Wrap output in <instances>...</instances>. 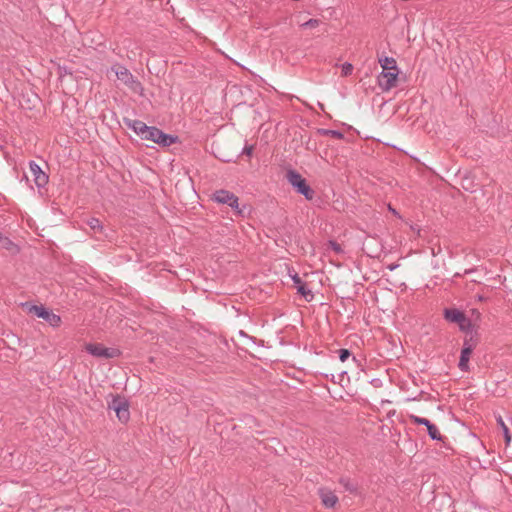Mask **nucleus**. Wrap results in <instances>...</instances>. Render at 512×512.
I'll list each match as a JSON object with an SVG mask.
<instances>
[{"label":"nucleus","mask_w":512,"mask_h":512,"mask_svg":"<svg viewBox=\"0 0 512 512\" xmlns=\"http://www.w3.org/2000/svg\"><path fill=\"white\" fill-rule=\"evenodd\" d=\"M286 178L289 184L307 200H312L314 198V190L308 185L306 179L303 178L300 173L295 170H289L286 174Z\"/></svg>","instance_id":"f257e3e1"},{"label":"nucleus","mask_w":512,"mask_h":512,"mask_svg":"<svg viewBox=\"0 0 512 512\" xmlns=\"http://www.w3.org/2000/svg\"><path fill=\"white\" fill-rule=\"evenodd\" d=\"M142 139L152 141L162 147H169L177 141V137L166 134L161 129L154 126H148Z\"/></svg>","instance_id":"f03ea898"},{"label":"nucleus","mask_w":512,"mask_h":512,"mask_svg":"<svg viewBox=\"0 0 512 512\" xmlns=\"http://www.w3.org/2000/svg\"><path fill=\"white\" fill-rule=\"evenodd\" d=\"M212 199L219 204L228 205L237 215H243V209L239 206V198L234 193L220 189L213 193Z\"/></svg>","instance_id":"7ed1b4c3"},{"label":"nucleus","mask_w":512,"mask_h":512,"mask_svg":"<svg viewBox=\"0 0 512 512\" xmlns=\"http://www.w3.org/2000/svg\"><path fill=\"white\" fill-rule=\"evenodd\" d=\"M444 317L447 321L458 324L460 330L464 332H468L472 328L471 320L458 309H445Z\"/></svg>","instance_id":"20e7f679"},{"label":"nucleus","mask_w":512,"mask_h":512,"mask_svg":"<svg viewBox=\"0 0 512 512\" xmlns=\"http://www.w3.org/2000/svg\"><path fill=\"white\" fill-rule=\"evenodd\" d=\"M86 351L94 357L111 359L120 355L119 350L115 348H107L99 343H89L85 346Z\"/></svg>","instance_id":"39448f33"},{"label":"nucleus","mask_w":512,"mask_h":512,"mask_svg":"<svg viewBox=\"0 0 512 512\" xmlns=\"http://www.w3.org/2000/svg\"><path fill=\"white\" fill-rule=\"evenodd\" d=\"M109 408L115 411L117 418L122 423H126L130 418L129 404L128 402L120 397L113 398L109 404Z\"/></svg>","instance_id":"423d86ee"},{"label":"nucleus","mask_w":512,"mask_h":512,"mask_svg":"<svg viewBox=\"0 0 512 512\" xmlns=\"http://www.w3.org/2000/svg\"><path fill=\"white\" fill-rule=\"evenodd\" d=\"M398 79V69L382 71L377 78L378 86L382 91L387 92L396 86Z\"/></svg>","instance_id":"0eeeda50"},{"label":"nucleus","mask_w":512,"mask_h":512,"mask_svg":"<svg viewBox=\"0 0 512 512\" xmlns=\"http://www.w3.org/2000/svg\"><path fill=\"white\" fill-rule=\"evenodd\" d=\"M31 312H33L37 317L43 318L52 327H58L61 323V317L59 315H56L53 312L46 310L43 306L34 305L31 308Z\"/></svg>","instance_id":"6e6552de"},{"label":"nucleus","mask_w":512,"mask_h":512,"mask_svg":"<svg viewBox=\"0 0 512 512\" xmlns=\"http://www.w3.org/2000/svg\"><path fill=\"white\" fill-rule=\"evenodd\" d=\"M112 70L115 72V75L118 80H120L122 83L134 88L135 86H139V81L135 79V77L132 75V73L121 65H116L112 67Z\"/></svg>","instance_id":"1a4fd4ad"},{"label":"nucleus","mask_w":512,"mask_h":512,"mask_svg":"<svg viewBox=\"0 0 512 512\" xmlns=\"http://www.w3.org/2000/svg\"><path fill=\"white\" fill-rule=\"evenodd\" d=\"M29 168L37 187L42 188L48 183V176L41 167L34 161L29 162Z\"/></svg>","instance_id":"9d476101"},{"label":"nucleus","mask_w":512,"mask_h":512,"mask_svg":"<svg viewBox=\"0 0 512 512\" xmlns=\"http://www.w3.org/2000/svg\"><path fill=\"white\" fill-rule=\"evenodd\" d=\"M126 125L132 129L141 139L144 137V134L148 128L141 120H125Z\"/></svg>","instance_id":"9b49d317"},{"label":"nucleus","mask_w":512,"mask_h":512,"mask_svg":"<svg viewBox=\"0 0 512 512\" xmlns=\"http://www.w3.org/2000/svg\"><path fill=\"white\" fill-rule=\"evenodd\" d=\"M472 352L469 347H463L458 363V367L461 371L467 372L469 370V360Z\"/></svg>","instance_id":"f8f14e48"},{"label":"nucleus","mask_w":512,"mask_h":512,"mask_svg":"<svg viewBox=\"0 0 512 512\" xmlns=\"http://www.w3.org/2000/svg\"><path fill=\"white\" fill-rule=\"evenodd\" d=\"M320 495H321L322 503L324 504V506H326L328 508L334 507L338 501L337 496L331 491L321 490Z\"/></svg>","instance_id":"ddd939ff"},{"label":"nucleus","mask_w":512,"mask_h":512,"mask_svg":"<svg viewBox=\"0 0 512 512\" xmlns=\"http://www.w3.org/2000/svg\"><path fill=\"white\" fill-rule=\"evenodd\" d=\"M379 64L383 71L397 70L396 60L392 57L379 58Z\"/></svg>","instance_id":"4468645a"},{"label":"nucleus","mask_w":512,"mask_h":512,"mask_svg":"<svg viewBox=\"0 0 512 512\" xmlns=\"http://www.w3.org/2000/svg\"><path fill=\"white\" fill-rule=\"evenodd\" d=\"M86 224L95 234L103 232V225L98 218H89L86 220Z\"/></svg>","instance_id":"2eb2a0df"},{"label":"nucleus","mask_w":512,"mask_h":512,"mask_svg":"<svg viewBox=\"0 0 512 512\" xmlns=\"http://www.w3.org/2000/svg\"><path fill=\"white\" fill-rule=\"evenodd\" d=\"M496 422L500 426V428L502 429V432H503V435H504V438H505V442L508 445L511 442V435H510V432H509V428L505 424V422H504V420H503L501 415H497L496 416Z\"/></svg>","instance_id":"dca6fc26"},{"label":"nucleus","mask_w":512,"mask_h":512,"mask_svg":"<svg viewBox=\"0 0 512 512\" xmlns=\"http://www.w3.org/2000/svg\"><path fill=\"white\" fill-rule=\"evenodd\" d=\"M340 484L350 493H356L357 491V485L349 478H341Z\"/></svg>","instance_id":"f3484780"},{"label":"nucleus","mask_w":512,"mask_h":512,"mask_svg":"<svg viewBox=\"0 0 512 512\" xmlns=\"http://www.w3.org/2000/svg\"><path fill=\"white\" fill-rule=\"evenodd\" d=\"M427 431H428V435L430 436V438L432 440H438V441L442 440L441 433L439 432L438 428L433 423L431 425H428Z\"/></svg>","instance_id":"a211bd4d"},{"label":"nucleus","mask_w":512,"mask_h":512,"mask_svg":"<svg viewBox=\"0 0 512 512\" xmlns=\"http://www.w3.org/2000/svg\"><path fill=\"white\" fill-rule=\"evenodd\" d=\"M297 291L301 294L306 300H310L313 298L311 291L306 287V284L303 283L297 287Z\"/></svg>","instance_id":"6ab92c4d"},{"label":"nucleus","mask_w":512,"mask_h":512,"mask_svg":"<svg viewBox=\"0 0 512 512\" xmlns=\"http://www.w3.org/2000/svg\"><path fill=\"white\" fill-rule=\"evenodd\" d=\"M409 418L410 420L414 423V424H417V425H424L428 428V425H431L432 423L426 419V418H422V417H419V416H416V415H409Z\"/></svg>","instance_id":"aec40b11"},{"label":"nucleus","mask_w":512,"mask_h":512,"mask_svg":"<svg viewBox=\"0 0 512 512\" xmlns=\"http://www.w3.org/2000/svg\"><path fill=\"white\" fill-rule=\"evenodd\" d=\"M320 25V20L318 19H309L305 23L301 24V28L303 29H313Z\"/></svg>","instance_id":"412c9836"},{"label":"nucleus","mask_w":512,"mask_h":512,"mask_svg":"<svg viewBox=\"0 0 512 512\" xmlns=\"http://www.w3.org/2000/svg\"><path fill=\"white\" fill-rule=\"evenodd\" d=\"M353 71V66L350 64V63H344L342 65V74L344 76H348L352 73Z\"/></svg>","instance_id":"4be33fe9"},{"label":"nucleus","mask_w":512,"mask_h":512,"mask_svg":"<svg viewBox=\"0 0 512 512\" xmlns=\"http://www.w3.org/2000/svg\"><path fill=\"white\" fill-rule=\"evenodd\" d=\"M323 133L325 135H330L334 138L341 139L343 137V134L336 130H324Z\"/></svg>","instance_id":"5701e85b"},{"label":"nucleus","mask_w":512,"mask_h":512,"mask_svg":"<svg viewBox=\"0 0 512 512\" xmlns=\"http://www.w3.org/2000/svg\"><path fill=\"white\" fill-rule=\"evenodd\" d=\"M350 356V351L347 349L339 350V359L341 362H345Z\"/></svg>","instance_id":"b1692460"},{"label":"nucleus","mask_w":512,"mask_h":512,"mask_svg":"<svg viewBox=\"0 0 512 512\" xmlns=\"http://www.w3.org/2000/svg\"><path fill=\"white\" fill-rule=\"evenodd\" d=\"M253 151H254V146L253 145H245L243 150H242V154L246 155L248 157H251Z\"/></svg>","instance_id":"393cba45"},{"label":"nucleus","mask_w":512,"mask_h":512,"mask_svg":"<svg viewBox=\"0 0 512 512\" xmlns=\"http://www.w3.org/2000/svg\"><path fill=\"white\" fill-rule=\"evenodd\" d=\"M0 243H2V246L5 249H10L11 246L13 245V242L9 238L3 237V236H2V240L0 241Z\"/></svg>","instance_id":"a878e982"},{"label":"nucleus","mask_w":512,"mask_h":512,"mask_svg":"<svg viewBox=\"0 0 512 512\" xmlns=\"http://www.w3.org/2000/svg\"><path fill=\"white\" fill-rule=\"evenodd\" d=\"M291 278L296 288L304 283L297 273L291 275Z\"/></svg>","instance_id":"bb28decb"},{"label":"nucleus","mask_w":512,"mask_h":512,"mask_svg":"<svg viewBox=\"0 0 512 512\" xmlns=\"http://www.w3.org/2000/svg\"><path fill=\"white\" fill-rule=\"evenodd\" d=\"M330 245H331L332 249H333L335 252H337V253L341 252V247H340V245H339L338 243H336V242H330Z\"/></svg>","instance_id":"cd10ccee"},{"label":"nucleus","mask_w":512,"mask_h":512,"mask_svg":"<svg viewBox=\"0 0 512 512\" xmlns=\"http://www.w3.org/2000/svg\"><path fill=\"white\" fill-rule=\"evenodd\" d=\"M463 347H469L471 349V352H473L474 345L471 343V340H465L463 343Z\"/></svg>","instance_id":"c85d7f7f"},{"label":"nucleus","mask_w":512,"mask_h":512,"mask_svg":"<svg viewBox=\"0 0 512 512\" xmlns=\"http://www.w3.org/2000/svg\"><path fill=\"white\" fill-rule=\"evenodd\" d=\"M397 267H398L397 264H391V265L388 266L389 270H391V271L396 269Z\"/></svg>","instance_id":"c756f323"},{"label":"nucleus","mask_w":512,"mask_h":512,"mask_svg":"<svg viewBox=\"0 0 512 512\" xmlns=\"http://www.w3.org/2000/svg\"><path fill=\"white\" fill-rule=\"evenodd\" d=\"M389 210L394 214V215H398L397 211L395 209H393L391 206H389Z\"/></svg>","instance_id":"7c9ffc66"}]
</instances>
